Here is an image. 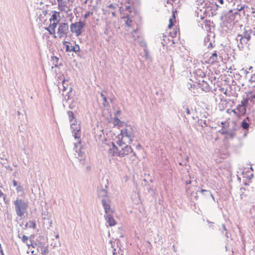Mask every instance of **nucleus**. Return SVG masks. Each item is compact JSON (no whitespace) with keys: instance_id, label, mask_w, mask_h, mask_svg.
I'll return each instance as SVG.
<instances>
[{"instance_id":"1","label":"nucleus","mask_w":255,"mask_h":255,"mask_svg":"<svg viewBox=\"0 0 255 255\" xmlns=\"http://www.w3.org/2000/svg\"><path fill=\"white\" fill-rule=\"evenodd\" d=\"M245 9H248L245 4L238 5L236 9H231L226 14V19L229 22H237L242 15H245Z\"/></svg>"},{"instance_id":"2","label":"nucleus","mask_w":255,"mask_h":255,"mask_svg":"<svg viewBox=\"0 0 255 255\" xmlns=\"http://www.w3.org/2000/svg\"><path fill=\"white\" fill-rule=\"evenodd\" d=\"M120 139L124 141H127L128 144H130L132 139L135 137V131L134 128L130 125H126L121 130V134L119 135Z\"/></svg>"},{"instance_id":"3","label":"nucleus","mask_w":255,"mask_h":255,"mask_svg":"<svg viewBox=\"0 0 255 255\" xmlns=\"http://www.w3.org/2000/svg\"><path fill=\"white\" fill-rule=\"evenodd\" d=\"M14 205L17 215L20 217L24 216L28 208V203L22 199L17 198L14 202Z\"/></svg>"},{"instance_id":"4","label":"nucleus","mask_w":255,"mask_h":255,"mask_svg":"<svg viewBox=\"0 0 255 255\" xmlns=\"http://www.w3.org/2000/svg\"><path fill=\"white\" fill-rule=\"evenodd\" d=\"M117 138H118V140L116 142L120 148L119 156L124 157L132 152L131 146L127 144L128 143H127V141H124L121 140L119 135H118Z\"/></svg>"},{"instance_id":"5","label":"nucleus","mask_w":255,"mask_h":255,"mask_svg":"<svg viewBox=\"0 0 255 255\" xmlns=\"http://www.w3.org/2000/svg\"><path fill=\"white\" fill-rule=\"evenodd\" d=\"M85 26V22L82 21L72 23L70 26V31L72 33H75L76 36H79L82 34Z\"/></svg>"},{"instance_id":"6","label":"nucleus","mask_w":255,"mask_h":255,"mask_svg":"<svg viewBox=\"0 0 255 255\" xmlns=\"http://www.w3.org/2000/svg\"><path fill=\"white\" fill-rule=\"evenodd\" d=\"M57 33L60 38L67 37V34L69 33V25L68 23L65 22L60 23L58 25Z\"/></svg>"},{"instance_id":"7","label":"nucleus","mask_w":255,"mask_h":255,"mask_svg":"<svg viewBox=\"0 0 255 255\" xmlns=\"http://www.w3.org/2000/svg\"><path fill=\"white\" fill-rule=\"evenodd\" d=\"M73 0H62L60 4H58V8L61 11L68 12L71 11Z\"/></svg>"},{"instance_id":"8","label":"nucleus","mask_w":255,"mask_h":255,"mask_svg":"<svg viewBox=\"0 0 255 255\" xmlns=\"http://www.w3.org/2000/svg\"><path fill=\"white\" fill-rule=\"evenodd\" d=\"M70 127L75 139L77 140L78 143H81V127L80 124H77V123H71L70 124Z\"/></svg>"},{"instance_id":"9","label":"nucleus","mask_w":255,"mask_h":255,"mask_svg":"<svg viewBox=\"0 0 255 255\" xmlns=\"http://www.w3.org/2000/svg\"><path fill=\"white\" fill-rule=\"evenodd\" d=\"M62 87L63 90L62 95L65 96V99L67 101L70 99V93L72 92V88L68 86V81L64 79L62 81Z\"/></svg>"},{"instance_id":"10","label":"nucleus","mask_w":255,"mask_h":255,"mask_svg":"<svg viewBox=\"0 0 255 255\" xmlns=\"http://www.w3.org/2000/svg\"><path fill=\"white\" fill-rule=\"evenodd\" d=\"M101 201L102 205L104 208L105 215L112 214L113 210L111 208L110 200L109 199L102 198Z\"/></svg>"},{"instance_id":"11","label":"nucleus","mask_w":255,"mask_h":255,"mask_svg":"<svg viewBox=\"0 0 255 255\" xmlns=\"http://www.w3.org/2000/svg\"><path fill=\"white\" fill-rule=\"evenodd\" d=\"M112 147H110L108 153L112 156H118L120 148L119 146L117 147L114 142H112Z\"/></svg>"},{"instance_id":"12","label":"nucleus","mask_w":255,"mask_h":255,"mask_svg":"<svg viewBox=\"0 0 255 255\" xmlns=\"http://www.w3.org/2000/svg\"><path fill=\"white\" fill-rule=\"evenodd\" d=\"M104 217L105 218L107 223L110 226L112 227L116 224V222L114 219L112 214L105 215Z\"/></svg>"},{"instance_id":"13","label":"nucleus","mask_w":255,"mask_h":255,"mask_svg":"<svg viewBox=\"0 0 255 255\" xmlns=\"http://www.w3.org/2000/svg\"><path fill=\"white\" fill-rule=\"evenodd\" d=\"M66 51L71 52L74 51L75 53H77L80 51V48L78 44H75L74 46H70L69 45H65Z\"/></svg>"},{"instance_id":"14","label":"nucleus","mask_w":255,"mask_h":255,"mask_svg":"<svg viewBox=\"0 0 255 255\" xmlns=\"http://www.w3.org/2000/svg\"><path fill=\"white\" fill-rule=\"evenodd\" d=\"M252 30L249 27H245L244 31L243 34L242 35H239L238 36H243L247 39H251V34L252 33Z\"/></svg>"},{"instance_id":"15","label":"nucleus","mask_w":255,"mask_h":255,"mask_svg":"<svg viewBox=\"0 0 255 255\" xmlns=\"http://www.w3.org/2000/svg\"><path fill=\"white\" fill-rule=\"evenodd\" d=\"M240 37V43L238 44V46L240 50H243L244 49V45L248 44V42L250 40L249 39H247V38H245L243 36H238Z\"/></svg>"},{"instance_id":"16","label":"nucleus","mask_w":255,"mask_h":255,"mask_svg":"<svg viewBox=\"0 0 255 255\" xmlns=\"http://www.w3.org/2000/svg\"><path fill=\"white\" fill-rule=\"evenodd\" d=\"M199 84L200 85L201 88L203 91H205V92L210 91L211 88L207 82L203 80H202L201 83H200Z\"/></svg>"},{"instance_id":"17","label":"nucleus","mask_w":255,"mask_h":255,"mask_svg":"<svg viewBox=\"0 0 255 255\" xmlns=\"http://www.w3.org/2000/svg\"><path fill=\"white\" fill-rule=\"evenodd\" d=\"M80 144V143H78V142L75 143L74 150L75 151V152L78 153V157H81L80 160H82L84 158V153L83 151H82L81 149H79V150L78 151V149H77L78 144Z\"/></svg>"},{"instance_id":"18","label":"nucleus","mask_w":255,"mask_h":255,"mask_svg":"<svg viewBox=\"0 0 255 255\" xmlns=\"http://www.w3.org/2000/svg\"><path fill=\"white\" fill-rule=\"evenodd\" d=\"M198 124L200 125L202 128H205L207 127H210L209 125L210 121L209 120L201 119L198 120Z\"/></svg>"},{"instance_id":"19","label":"nucleus","mask_w":255,"mask_h":255,"mask_svg":"<svg viewBox=\"0 0 255 255\" xmlns=\"http://www.w3.org/2000/svg\"><path fill=\"white\" fill-rule=\"evenodd\" d=\"M204 42L205 45L207 46L208 48L214 47V45H213L212 41L210 40V36L209 35H207L205 37Z\"/></svg>"},{"instance_id":"20","label":"nucleus","mask_w":255,"mask_h":255,"mask_svg":"<svg viewBox=\"0 0 255 255\" xmlns=\"http://www.w3.org/2000/svg\"><path fill=\"white\" fill-rule=\"evenodd\" d=\"M198 192H199L201 193L204 196L208 197H211L213 200L215 201V198L213 195V194L211 193L210 191L205 190V189H200V190H198Z\"/></svg>"},{"instance_id":"21","label":"nucleus","mask_w":255,"mask_h":255,"mask_svg":"<svg viewBox=\"0 0 255 255\" xmlns=\"http://www.w3.org/2000/svg\"><path fill=\"white\" fill-rule=\"evenodd\" d=\"M123 18L126 21V24L128 27L132 26V21L128 14L126 16H124Z\"/></svg>"},{"instance_id":"22","label":"nucleus","mask_w":255,"mask_h":255,"mask_svg":"<svg viewBox=\"0 0 255 255\" xmlns=\"http://www.w3.org/2000/svg\"><path fill=\"white\" fill-rule=\"evenodd\" d=\"M194 74L196 76L200 77L201 78H203L206 76V73L200 69L196 70Z\"/></svg>"},{"instance_id":"23","label":"nucleus","mask_w":255,"mask_h":255,"mask_svg":"<svg viewBox=\"0 0 255 255\" xmlns=\"http://www.w3.org/2000/svg\"><path fill=\"white\" fill-rule=\"evenodd\" d=\"M67 114L69 117V122L71 124L73 123H77V121L74 117L73 112L69 111L67 112Z\"/></svg>"},{"instance_id":"24","label":"nucleus","mask_w":255,"mask_h":255,"mask_svg":"<svg viewBox=\"0 0 255 255\" xmlns=\"http://www.w3.org/2000/svg\"><path fill=\"white\" fill-rule=\"evenodd\" d=\"M220 230L222 232V233H224V232H225V235L227 239L231 238V235L228 232V230H227L226 227L224 224L222 225V228L220 229Z\"/></svg>"},{"instance_id":"25","label":"nucleus","mask_w":255,"mask_h":255,"mask_svg":"<svg viewBox=\"0 0 255 255\" xmlns=\"http://www.w3.org/2000/svg\"><path fill=\"white\" fill-rule=\"evenodd\" d=\"M57 22H54L53 23H52V24H50L49 25V26H48V29H51L52 32H50V34L51 35L54 34V37H56V35H55V29L57 26Z\"/></svg>"},{"instance_id":"26","label":"nucleus","mask_w":255,"mask_h":255,"mask_svg":"<svg viewBox=\"0 0 255 255\" xmlns=\"http://www.w3.org/2000/svg\"><path fill=\"white\" fill-rule=\"evenodd\" d=\"M99 196L102 197V198H107V192L106 189H102L100 190L99 192Z\"/></svg>"},{"instance_id":"27","label":"nucleus","mask_w":255,"mask_h":255,"mask_svg":"<svg viewBox=\"0 0 255 255\" xmlns=\"http://www.w3.org/2000/svg\"><path fill=\"white\" fill-rule=\"evenodd\" d=\"M52 15L51 17L50 18V21H51L52 20L55 21V20H57V17L59 16V12L53 11Z\"/></svg>"},{"instance_id":"28","label":"nucleus","mask_w":255,"mask_h":255,"mask_svg":"<svg viewBox=\"0 0 255 255\" xmlns=\"http://www.w3.org/2000/svg\"><path fill=\"white\" fill-rule=\"evenodd\" d=\"M51 61L52 62V64L54 67H57L58 66V62L59 61V58L56 56H52L51 57Z\"/></svg>"},{"instance_id":"29","label":"nucleus","mask_w":255,"mask_h":255,"mask_svg":"<svg viewBox=\"0 0 255 255\" xmlns=\"http://www.w3.org/2000/svg\"><path fill=\"white\" fill-rule=\"evenodd\" d=\"M123 122L121 121L118 117H115L114 119V124L115 126H118L121 127Z\"/></svg>"},{"instance_id":"30","label":"nucleus","mask_w":255,"mask_h":255,"mask_svg":"<svg viewBox=\"0 0 255 255\" xmlns=\"http://www.w3.org/2000/svg\"><path fill=\"white\" fill-rule=\"evenodd\" d=\"M143 50H144V57L145 59L146 60L150 59L149 52L148 50V49H147L146 46L144 48Z\"/></svg>"},{"instance_id":"31","label":"nucleus","mask_w":255,"mask_h":255,"mask_svg":"<svg viewBox=\"0 0 255 255\" xmlns=\"http://www.w3.org/2000/svg\"><path fill=\"white\" fill-rule=\"evenodd\" d=\"M241 127L243 128L247 129L249 127V124L246 121V120H244L241 123Z\"/></svg>"},{"instance_id":"32","label":"nucleus","mask_w":255,"mask_h":255,"mask_svg":"<svg viewBox=\"0 0 255 255\" xmlns=\"http://www.w3.org/2000/svg\"><path fill=\"white\" fill-rule=\"evenodd\" d=\"M248 104V100H244L242 102V105L240 106V107L241 109H242V112H245V107L246 106V105Z\"/></svg>"},{"instance_id":"33","label":"nucleus","mask_w":255,"mask_h":255,"mask_svg":"<svg viewBox=\"0 0 255 255\" xmlns=\"http://www.w3.org/2000/svg\"><path fill=\"white\" fill-rule=\"evenodd\" d=\"M218 56L216 51H215L214 53L210 57V59L212 61V62H215L217 60Z\"/></svg>"},{"instance_id":"34","label":"nucleus","mask_w":255,"mask_h":255,"mask_svg":"<svg viewBox=\"0 0 255 255\" xmlns=\"http://www.w3.org/2000/svg\"><path fill=\"white\" fill-rule=\"evenodd\" d=\"M27 224L28 225V228L35 229L36 228V224L34 221H29Z\"/></svg>"},{"instance_id":"35","label":"nucleus","mask_w":255,"mask_h":255,"mask_svg":"<svg viewBox=\"0 0 255 255\" xmlns=\"http://www.w3.org/2000/svg\"><path fill=\"white\" fill-rule=\"evenodd\" d=\"M210 23H211V22L210 20L206 21V23H205V28L208 31H209L211 29H210Z\"/></svg>"},{"instance_id":"36","label":"nucleus","mask_w":255,"mask_h":255,"mask_svg":"<svg viewBox=\"0 0 255 255\" xmlns=\"http://www.w3.org/2000/svg\"><path fill=\"white\" fill-rule=\"evenodd\" d=\"M103 106L104 107L106 108V107L109 106V104L107 101V99L106 97H104V99H103Z\"/></svg>"},{"instance_id":"37","label":"nucleus","mask_w":255,"mask_h":255,"mask_svg":"<svg viewBox=\"0 0 255 255\" xmlns=\"http://www.w3.org/2000/svg\"><path fill=\"white\" fill-rule=\"evenodd\" d=\"M21 240L23 243H26L28 246L27 243V241L28 240V237L26 236L23 235L22 237Z\"/></svg>"},{"instance_id":"38","label":"nucleus","mask_w":255,"mask_h":255,"mask_svg":"<svg viewBox=\"0 0 255 255\" xmlns=\"http://www.w3.org/2000/svg\"><path fill=\"white\" fill-rule=\"evenodd\" d=\"M16 189L17 192H22L23 190V188L21 185L17 186Z\"/></svg>"},{"instance_id":"39","label":"nucleus","mask_w":255,"mask_h":255,"mask_svg":"<svg viewBox=\"0 0 255 255\" xmlns=\"http://www.w3.org/2000/svg\"><path fill=\"white\" fill-rule=\"evenodd\" d=\"M93 12L91 11H88L85 13L84 17L85 19L87 18L91 14H92Z\"/></svg>"},{"instance_id":"40","label":"nucleus","mask_w":255,"mask_h":255,"mask_svg":"<svg viewBox=\"0 0 255 255\" xmlns=\"http://www.w3.org/2000/svg\"><path fill=\"white\" fill-rule=\"evenodd\" d=\"M107 7L109 8H112L113 9H115L117 8V5L116 4H110L109 5L107 6Z\"/></svg>"},{"instance_id":"41","label":"nucleus","mask_w":255,"mask_h":255,"mask_svg":"<svg viewBox=\"0 0 255 255\" xmlns=\"http://www.w3.org/2000/svg\"><path fill=\"white\" fill-rule=\"evenodd\" d=\"M173 25V23L172 21V19L171 18H170L169 19V24L168 26V27L169 28H170Z\"/></svg>"},{"instance_id":"42","label":"nucleus","mask_w":255,"mask_h":255,"mask_svg":"<svg viewBox=\"0 0 255 255\" xmlns=\"http://www.w3.org/2000/svg\"><path fill=\"white\" fill-rule=\"evenodd\" d=\"M48 253V250L47 249H45L42 252L43 255H46Z\"/></svg>"},{"instance_id":"43","label":"nucleus","mask_w":255,"mask_h":255,"mask_svg":"<svg viewBox=\"0 0 255 255\" xmlns=\"http://www.w3.org/2000/svg\"><path fill=\"white\" fill-rule=\"evenodd\" d=\"M121 110H118L115 114V117H118V116L121 114Z\"/></svg>"},{"instance_id":"44","label":"nucleus","mask_w":255,"mask_h":255,"mask_svg":"<svg viewBox=\"0 0 255 255\" xmlns=\"http://www.w3.org/2000/svg\"><path fill=\"white\" fill-rule=\"evenodd\" d=\"M185 110H186V114L187 115H190V109H189V108L186 107V109H185Z\"/></svg>"},{"instance_id":"45","label":"nucleus","mask_w":255,"mask_h":255,"mask_svg":"<svg viewBox=\"0 0 255 255\" xmlns=\"http://www.w3.org/2000/svg\"><path fill=\"white\" fill-rule=\"evenodd\" d=\"M126 9L128 10V12L130 13L131 12L130 6H127Z\"/></svg>"},{"instance_id":"46","label":"nucleus","mask_w":255,"mask_h":255,"mask_svg":"<svg viewBox=\"0 0 255 255\" xmlns=\"http://www.w3.org/2000/svg\"><path fill=\"white\" fill-rule=\"evenodd\" d=\"M136 32V29H134L131 32V34L132 35L133 37L134 38V39H135V36L134 35V34Z\"/></svg>"},{"instance_id":"47","label":"nucleus","mask_w":255,"mask_h":255,"mask_svg":"<svg viewBox=\"0 0 255 255\" xmlns=\"http://www.w3.org/2000/svg\"><path fill=\"white\" fill-rule=\"evenodd\" d=\"M208 115H209L208 114H207V113L204 114L203 115L202 118H204L203 119H206L207 117L208 116Z\"/></svg>"},{"instance_id":"48","label":"nucleus","mask_w":255,"mask_h":255,"mask_svg":"<svg viewBox=\"0 0 255 255\" xmlns=\"http://www.w3.org/2000/svg\"><path fill=\"white\" fill-rule=\"evenodd\" d=\"M12 183H13V185L14 186H17V182L15 180H13L12 181Z\"/></svg>"},{"instance_id":"49","label":"nucleus","mask_w":255,"mask_h":255,"mask_svg":"<svg viewBox=\"0 0 255 255\" xmlns=\"http://www.w3.org/2000/svg\"><path fill=\"white\" fill-rule=\"evenodd\" d=\"M218 2L220 3V4L223 5L224 3V0H218Z\"/></svg>"},{"instance_id":"50","label":"nucleus","mask_w":255,"mask_h":255,"mask_svg":"<svg viewBox=\"0 0 255 255\" xmlns=\"http://www.w3.org/2000/svg\"><path fill=\"white\" fill-rule=\"evenodd\" d=\"M101 96L103 99H104V97H106V96L103 94V93H101Z\"/></svg>"},{"instance_id":"51","label":"nucleus","mask_w":255,"mask_h":255,"mask_svg":"<svg viewBox=\"0 0 255 255\" xmlns=\"http://www.w3.org/2000/svg\"><path fill=\"white\" fill-rule=\"evenodd\" d=\"M48 27L46 28V29L49 32V34H50V32H51V29H48Z\"/></svg>"},{"instance_id":"52","label":"nucleus","mask_w":255,"mask_h":255,"mask_svg":"<svg viewBox=\"0 0 255 255\" xmlns=\"http://www.w3.org/2000/svg\"><path fill=\"white\" fill-rule=\"evenodd\" d=\"M251 98L253 101H254V100H255V94H254L253 96H252Z\"/></svg>"},{"instance_id":"53","label":"nucleus","mask_w":255,"mask_h":255,"mask_svg":"<svg viewBox=\"0 0 255 255\" xmlns=\"http://www.w3.org/2000/svg\"><path fill=\"white\" fill-rule=\"evenodd\" d=\"M190 88H196V86H195V85H191L190 86V88H189V89H190Z\"/></svg>"},{"instance_id":"54","label":"nucleus","mask_w":255,"mask_h":255,"mask_svg":"<svg viewBox=\"0 0 255 255\" xmlns=\"http://www.w3.org/2000/svg\"><path fill=\"white\" fill-rule=\"evenodd\" d=\"M117 253H116V249H114L113 252V255H116Z\"/></svg>"},{"instance_id":"55","label":"nucleus","mask_w":255,"mask_h":255,"mask_svg":"<svg viewBox=\"0 0 255 255\" xmlns=\"http://www.w3.org/2000/svg\"><path fill=\"white\" fill-rule=\"evenodd\" d=\"M2 195H3V193L1 192V190H0V197H1Z\"/></svg>"},{"instance_id":"56","label":"nucleus","mask_w":255,"mask_h":255,"mask_svg":"<svg viewBox=\"0 0 255 255\" xmlns=\"http://www.w3.org/2000/svg\"><path fill=\"white\" fill-rule=\"evenodd\" d=\"M57 0L58 2V4H60V3H61V2L62 1V0Z\"/></svg>"},{"instance_id":"57","label":"nucleus","mask_w":255,"mask_h":255,"mask_svg":"<svg viewBox=\"0 0 255 255\" xmlns=\"http://www.w3.org/2000/svg\"><path fill=\"white\" fill-rule=\"evenodd\" d=\"M112 14L113 16H115V11H112Z\"/></svg>"},{"instance_id":"58","label":"nucleus","mask_w":255,"mask_h":255,"mask_svg":"<svg viewBox=\"0 0 255 255\" xmlns=\"http://www.w3.org/2000/svg\"><path fill=\"white\" fill-rule=\"evenodd\" d=\"M88 0H84V3L86 4L87 3Z\"/></svg>"},{"instance_id":"59","label":"nucleus","mask_w":255,"mask_h":255,"mask_svg":"<svg viewBox=\"0 0 255 255\" xmlns=\"http://www.w3.org/2000/svg\"><path fill=\"white\" fill-rule=\"evenodd\" d=\"M25 228H28V225L27 224V223L25 225Z\"/></svg>"},{"instance_id":"60","label":"nucleus","mask_w":255,"mask_h":255,"mask_svg":"<svg viewBox=\"0 0 255 255\" xmlns=\"http://www.w3.org/2000/svg\"><path fill=\"white\" fill-rule=\"evenodd\" d=\"M0 252L1 253V255H2V253H3L2 249H1V250L0 251Z\"/></svg>"},{"instance_id":"61","label":"nucleus","mask_w":255,"mask_h":255,"mask_svg":"<svg viewBox=\"0 0 255 255\" xmlns=\"http://www.w3.org/2000/svg\"><path fill=\"white\" fill-rule=\"evenodd\" d=\"M17 115H20V113L19 111L17 112Z\"/></svg>"},{"instance_id":"62","label":"nucleus","mask_w":255,"mask_h":255,"mask_svg":"<svg viewBox=\"0 0 255 255\" xmlns=\"http://www.w3.org/2000/svg\"><path fill=\"white\" fill-rule=\"evenodd\" d=\"M56 238H59V235H57L56 236Z\"/></svg>"},{"instance_id":"63","label":"nucleus","mask_w":255,"mask_h":255,"mask_svg":"<svg viewBox=\"0 0 255 255\" xmlns=\"http://www.w3.org/2000/svg\"><path fill=\"white\" fill-rule=\"evenodd\" d=\"M250 169H251V170H253V167H250Z\"/></svg>"},{"instance_id":"64","label":"nucleus","mask_w":255,"mask_h":255,"mask_svg":"<svg viewBox=\"0 0 255 255\" xmlns=\"http://www.w3.org/2000/svg\"><path fill=\"white\" fill-rule=\"evenodd\" d=\"M172 16H173V17L174 18H175V15H174V14H173V15H172Z\"/></svg>"}]
</instances>
